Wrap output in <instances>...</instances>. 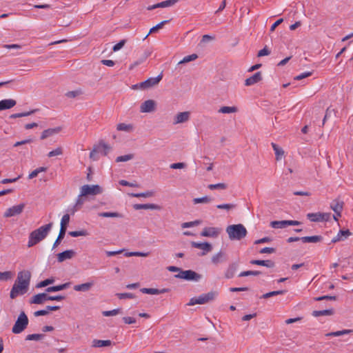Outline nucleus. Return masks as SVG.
I'll use <instances>...</instances> for the list:
<instances>
[{
  "mask_svg": "<svg viewBox=\"0 0 353 353\" xmlns=\"http://www.w3.org/2000/svg\"><path fill=\"white\" fill-rule=\"evenodd\" d=\"M30 279L31 272L29 270L18 272L17 278L11 289L10 297L14 299L19 295L26 294L29 288Z\"/></svg>",
  "mask_w": 353,
  "mask_h": 353,
  "instance_id": "1",
  "label": "nucleus"
},
{
  "mask_svg": "<svg viewBox=\"0 0 353 353\" xmlns=\"http://www.w3.org/2000/svg\"><path fill=\"white\" fill-rule=\"evenodd\" d=\"M52 223H49L30 232L28 242V247L31 248L43 241L48 236L52 229Z\"/></svg>",
  "mask_w": 353,
  "mask_h": 353,
  "instance_id": "2",
  "label": "nucleus"
},
{
  "mask_svg": "<svg viewBox=\"0 0 353 353\" xmlns=\"http://www.w3.org/2000/svg\"><path fill=\"white\" fill-rule=\"evenodd\" d=\"M226 232L231 241H240L248 234L246 228L241 223L228 225L226 228Z\"/></svg>",
  "mask_w": 353,
  "mask_h": 353,
  "instance_id": "3",
  "label": "nucleus"
},
{
  "mask_svg": "<svg viewBox=\"0 0 353 353\" xmlns=\"http://www.w3.org/2000/svg\"><path fill=\"white\" fill-rule=\"evenodd\" d=\"M28 319L27 315L24 312H21L14 325H13L12 328V332L14 334H19L22 332L28 326Z\"/></svg>",
  "mask_w": 353,
  "mask_h": 353,
  "instance_id": "4",
  "label": "nucleus"
},
{
  "mask_svg": "<svg viewBox=\"0 0 353 353\" xmlns=\"http://www.w3.org/2000/svg\"><path fill=\"white\" fill-rule=\"evenodd\" d=\"M217 296L216 292H210L206 294H203L200 295L199 297H194L190 300L188 303V305H194L196 304H205L209 303L211 301H213L215 297Z\"/></svg>",
  "mask_w": 353,
  "mask_h": 353,
  "instance_id": "5",
  "label": "nucleus"
},
{
  "mask_svg": "<svg viewBox=\"0 0 353 353\" xmlns=\"http://www.w3.org/2000/svg\"><path fill=\"white\" fill-rule=\"evenodd\" d=\"M70 222V215L68 214H65L62 216L61 221V228L60 231L58 235V237L55 240L52 248H55L57 247L61 240L64 238L66 230H67V225Z\"/></svg>",
  "mask_w": 353,
  "mask_h": 353,
  "instance_id": "6",
  "label": "nucleus"
},
{
  "mask_svg": "<svg viewBox=\"0 0 353 353\" xmlns=\"http://www.w3.org/2000/svg\"><path fill=\"white\" fill-rule=\"evenodd\" d=\"M81 196L97 195L102 192V188L99 185H84L81 188Z\"/></svg>",
  "mask_w": 353,
  "mask_h": 353,
  "instance_id": "7",
  "label": "nucleus"
},
{
  "mask_svg": "<svg viewBox=\"0 0 353 353\" xmlns=\"http://www.w3.org/2000/svg\"><path fill=\"white\" fill-rule=\"evenodd\" d=\"M162 74H159L156 77H151L147 80L140 83L139 84L135 85L134 87L139 88L143 90L149 89L159 84L160 81L162 79Z\"/></svg>",
  "mask_w": 353,
  "mask_h": 353,
  "instance_id": "8",
  "label": "nucleus"
},
{
  "mask_svg": "<svg viewBox=\"0 0 353 353\" xmlns=\"http://www.w3.org/2000/svg\"><path fill=\"white\" fill-rule=\"evenodd\" d=\"M175 277L187 281H197L201 279V275L192 270H181L180 273L175 275Z\"/></svg>",
  "mask_w": 353,
  "mask_h": 353,
  "instance_id": "9",
  "label": "nucleus"
},
{
  "mask_svg": "<svg viewBox=\"0 0 353 353\" xmlns=\"http://www.w3.org/2000/svg\"><path fill=\"white\" fill-rule=\"evenodd\" d=\"M190 112L189 111H185V112H181L177 113L174 117H173V124L177 125L180 123H184L188 122L190 119Z\"/></svg>",
  "mask_w": 353,
  "mask_h": 353,
  "instance_id": "10",
  "label": "nucleus"
},
{
  "mask_svg": "<svg viewBox=\"0 0 353 353\" xmlns=\"http://www.w3.org/2000/svg\"><path fill=\"white\" fill-rule=\"evenodd\" d=\"M25 208L24 203H21L19 205H14L11 208H9L6 210L4 213V217L8 218L11 216H14L16 215L20 214Z\"/></svg>",
  "mask_w": 353,
  "mask_h": 353,
  "instance_id": "11",
  "label": "nucleus"
},
{
  "mask_svg": "<svg viewBox=\"0 0 353 353\" xmlns=\"http://www.w3.org/2000/svg\"><path fill=\"white\" fill-rule=\"evenodd\" d=\"M221 232V229L216 227H206L204 228L201 233L202 236L205 237H217Z\"/></svg>",
  "mask_w": 353,
  "mask_h": 353,
  "instance_id": "12",
  "label": "nucleus"
},
{
  "mask_svg": "<svg viewBox=\"0 0 353 353\" xmlns=\"http://www.w3.org/2000/svg\"><path fill=\"white\" fill-rule=\"evenodd\" d=\"M157 103L154 100L145 101L140 106V112L143 113L152 112L156 110Z\"/></svg>",
  "mask_w": 353,
  "mask_h": 353,
  "instance_id": "13",
  "label": "nucleus"
},
{
  "mask_svg": "<svg viewBox=\"0 0 353 353\" xmlns=\"http://www.w3.org/2000/svg\"><path fill=\"white\" fill-rule=\"evenodd\" d=\"M191 245L193 248H199L202 250L203 252L202 255L206 254L208 252H210L212 250V246L210 243L208 242L205 243H197V242H192Z\"/></svg>",
  "mask_w": 353,
  "mask_h": 353,
  "instance_id": "14",
  "label": "nucleus"
},
{
  "mask_svg": "<svg viewBox=\"0 0 353 353\" xmlns=\"http://www.w3.org/2000/svg\"><path fill=\"white\" fill-rule=\"evenodd\" d=\"M76 254L73 250H68L57 254V261L59 263L63 262L67 259H71Z\"/></svg>",
  "mask_w": 353,
  "mask_h": 353,
  "instance_id": "15",
  "label": "nucleus"
},
{
  "mask_svg": "<svg viewBox=\"0 0 353 353\" xmlns=\"http://www.w3.org/2000/svg\"><path fill=\"white\" fill-rule=\"evenodd\" d=\"M151 54L152 51L150 50H145L143 52V53L141 55V57L130 66V69L132 70L134 67L143 63L148 59V57H149L151 55Z\"/></svg>",
  "mask_w": 353,
  "mask_h": 353,
  "instance_id": "16",
  "label": "nucleus"
},
{
  "mask_svg": "<svg viewBox=\"0 0 353 353\" xmlns=\"http://www.w3.org/2000/svg\"><path fill=\"white\" fill-rule=\"evenodd\" d=\"M16 104L17 101L14 99H3L0 101V111L11 109Z\"/></svg>",
  "mask_w": 353,
  "mask_h": 353,
  "instance_id": "17",
  "label": "nucleus"
},
{
  "mask_svg": "<svg viewBox=\"0 0 353 353\" xmlns=\"http://www.w3.org/2000/svg\"><path fill=\"white\" fill-rule=\"evenodd\" d=\"M262 80V74L261 72H257L252 77L248 78L245 81L246 86L252 85Z\"/></svg>",
  "mask_w": 353,
  "mask_h": 353,
  "instance_id": "18",
  "label": "nucleus"
},
{
  "mask_svg": "<svg viewBox=\"0 0 353 353\" xmlns=\"http://www.w3.org/2000/svg\"><path fill=\"white\" fill-rule=\"evenodd\" d=\"M48 294L39 293L33 296L30 301L31 304H43L46 301H48Z\"/></svg>",
  "mask_w": 353,
  "mask_h": 353,
  "instance_id": "19",
  "label": "nucleus"
},
{
  "mask_svg": "<svg viewBox=\"0 0 353 353\" xmlns=\"http://www.w3.org/2000/svg\"><path fill=\"white\" fill-rule=\"evenodd\" d=\"M343 202L341 201L338 199L333 201V202L330 204L331 209L337 214L338 216H341V211L343 210Z\"/></svg>",
  "mask_w": 353,
  "mask_h": 353,
  "instance_id": "20",
  "label": "nucleus"
},
{
  "mask_svg": "<svg viewBox=\"0 0 353 353\" xmlns=\"http://www.w3.org/2000/svg\"><path fill=\"white\" fill-rule=\"evenodd\" d=\"M61 127H57L54 128H49V129L45 130L44 131H43V132L41 134V139L43 140V139H47L49 137H51V136H53L54 134H58L59 132H61Z\"/></svg>",
  "mask_w": 353,
  "mask_h": 353,
  "instance_id": "21",
  "label": "nucleus"
},
{
  "mask_svg": "<svg viewBox=\"0 0 353 353\" xmlns=\"http://www.w3.org/2000/svg\"><path fill=\"white\" fill-rule=\"evenodd\" d=\"M133 208L135 210H161V207L159 205L153 203L134 204Z\"/></svg>",
  "mask_w": 353,
  "mask_h": 353,
  "instance_id": "22",
  "label": "nucleus"
},
{
  "mask_svg": "<svg viewBox=\"0 0 353 353\" xmlns=\"http://www.w3.org/2000/svg\"><path fill=\"white\" fill-rule=\"evenodd\" d=\"M350 234H351V232H350L349 230H341L339 232V233L337 234V235L332 239V243H335L340 241H343V240L347 239Z\"/></svg>",
  "mask_w": 353,
  "mask_h": 353,
  "instance_id": "23",
  "label": "nucleus"
},
{
  "mask_svg": "<svg viewBox=\"0 0 353 353\" xmlns=\"http://www.w3.org/2000/svg\"><path fill=\"white\" fill-rule=\"evenodd\" d=\"M168 289L163 288L161 290L156 289V288H143L140 290L142 293L148 294H163L168 292Z\"/></svg>",
  "mask_w": 353,
  "mask_h": 353,
  "instance_id": "24",
  "label": "nucleus"
},
{
  "mask_svg": "<svg viewBox=\"0 0 353 353\" xmlns=\"http://www.w3.org/2000/svg\"><path fill=\"white\" fill-rule=\"evenodd\" d=\"M102 147L108 149V147L106 145V143H105L103 141H100L99 145L94 146L93 150L91 151L90 154V158L93 160H97V159L95 157V154L97 153L101 152Z\"/></svg>",
  "mask_w": 353,
  "mask_h": 353,
  "instance_id": "25",
  "label": "nucleus"
},
{
  "mask_svg": "<svg viewBox=\"0 0 353 353\" xmlns=\"http://www.w3.org/2000/svg\"><path fill=\"white\" fill-rule=\"evenodd\" d=\"M226 260V255L222 251L219 252L217 254L213 255L212 257V262L215 265L225 261Z\"/></svg>",
  "mask_w": 353,
  "mask_h": 353,
  "instance_id": "26",
  "label": "nucleus"
},
{
  "mask_svg": "<svg viewBox=\"0 0 353 353\" xmlns=\"http://www.w3.org/2000/svg\"><path fill=\"white\" fill-rule=\"evenodd\" d=\"M112 345L110 340L94 339L92 342V346L94 347H109Z\"/></svg>",
  "mask_w": 353,
  "mask_h": 353,
  "instance_id": "27",
  "label": "nucleus"
},
{
  "mask_svg": "<svg viewBox=\"0 0 353 353\" xmlns=\"http://www.w3.org/2000/svg\"><path fill=\"white\" fill-rule=\"evenodd\" d=\"M250 263L253 265H263L267 268H274L275 265L274 262L271 260H252Z\"/></svg>",
  "mask_w": 353,
  "mask_h": 353,
  "instance_id": "28",
  "label": "nucleus"
},
{
  "mask_svg": "<svg viewBox=\"0 0 353 353\" xmlns=\"http://www.w3.org/2000/svg\"><path fill=\"white\" fill-rule=\"evenodd\" d=\"M323 237L319 235L301 237V241L303 243H318L321 241Z\"/></svg>",
  "mask_w": 353,
  "mask_h": 353,
  "instance_id": "29",
  "label": "nucleus"
},
{
  "mask_svg": "<svg viewBox=\"0 0 353 353\" xmlns=\"http://www.w3.org/2000/svg\"><path fill=\"white\" fill-rule=\"evenodd\" d=\"M70 285V283H65L61 285L48 287L46 291L47 292H58L61 290H63L65 289H67Z\"/></svg>",
  "mask_w": 353,
  "mask_h": 353,
  "instance_id": "30",
  "label": "nucleus"
},
{
  "mask_svg": "<svg viewBox=\"0 0 353 353\" xmlns=\"http://www.w3.org/2000/svg\"><path fill=\"white\" fill-rule=\"evenodd\" d=\"M238 265L236 263H232L228 266V268L227 269L225 276L227 279H231L234 276L235 272L237 269Z\"/></svg>",
  "mask_w": 353,
  "mask_h": 353,
  "instance_id": "31",
  "label": "nucleus"
},
{
  "mask_svg": "<svg viewBox=\"0 0 353 353\" xmlns=\"http://www.w3.org/2000/svg\"><path fill=\"white\" fill-rule=\"evenodd\" d=\"M272 146L276 155V160H281L284 155V150L274 143H272Z\"/></svg>",
  "mask_w": 353,
  "mask_h": 353,
  "instance_id": "32",
  "label": "nucleus"
},
{
  "mask_svg": "<svg viewBox=\"0 0 353 353\" xmlns=\"http://www.w3.org/2000/svg\"><path fill=\"white\" fill-rule=\"evenodd\" d=\"M92 285L93 283L88 282L83 284L74 285V290L78 292H86L88 291L92 288Z\"/></svg>",
  "mask_w": 353,
  "mask_h": 353,
  "instance_id": "33",
  "label": "nucleus"
},
{
  "mask_svg": "<svg viewBox=\"0 0 353 353\" xmlns=\"http://www.w3.org/2000/svg\"><path fill=\"white\" fill-rule=\"evenodd\" d=\"M270 225L273 228H285L288 226V220L273 221Z\"/></svg>",
  "mask_w": 353,
  "mask_h": 353,
  "instance_id": "34",
  "label": "nucleus"
},
{
  "mask_svg": "<svg viewBox=\"0 0 353 353\" xmlns=\"http://www.w3.org/2000/svg\"><path fill=\"white\" fill-rule=\"evenodd\" d=\"M334 314L333 309L323 310H315L313 311L312 315L315 317L321 316H331Z\"/></svg>",
  "mask_w": 353,
  "mask_h": 353,
  "instance_id": "35",
  "label": "nucleus"
},
{
  "mask_svg": "<svg viewBox=\"0 0 353 353\" xmlns=\"http://www.w3.org/2000/svg\"><path fill=\"white\" fill-rule=\"evenodd\" d=\"M117 130L119 131H124V132H130L133 131L134 126L132 124H126L124 123H121L117 125Z\"/></svg>",
  "mask_w": 353,
  "mask_h": 353,
  "instance_id": "36",
  "label": "nucleus"
},
{
  "mask_svg": "<svg viewBox=\"0 0 353 353\" xmlns=\"http://www.w3.org/2000/svg\"><path fill=\"white\" fill-rule=\"evenodd\" d=\"M350 333H353V330H343L327 333L325 336H340Z\"/></svg>",
  "mask_w": 353,
  "mask_h": 353,
  "instance_id": "37",
  "label": "nucleus"
},
{
  "mask_svg": "<svg viewBox=\"0 0 353 353\" xmlns=\"http://www.w3.org/2000/svg\"><path fill=\"white\" fill-rule=\"evenodd\" d=\"M98 215L101 217L105 218H121L122 215L118 212H99Z\"/></svg>",
  "mask_w": 353,
  "mask_h": 353,
  "instance_id": "38",
  "label": "nucleus"
},
{
  "mask_svg": "<svg viewBox=\"0 0 353 353\" xmlns=\"http://www.w3.org/2000/svg\"><path fill=\"white\" fill-rule=\"evenodd\" d=\"M238 111V109L235 106H223L219 110V113L222 114H230V113H235Z\"/></svg>",
  "mask_w": 353,
  "mask_h": 353,
  "instance_id": "39",
  "label": "nucleus"
},
{
  "mask_svg": "<svg viewBox=\"0 0 353 353\" xmlns=\"http://www.w3.org/2000/svg\"><path fill=\"white\" fill-rule=\"evenodd\" d=\"M14 274L11 271L0 272V281H7L13 278Z\"/></svg>",
  "mask_w": 353,
  "mask_h": 353,
  "instance_id": "40",
  "label": "nucleus"
},
{
  "mask_svg": "<svg viewBox=\"0 0 353 353\" xmlns=\"http://www.w3.org/2000/svg\"><path fill=\"white\" fill-rule=\"evenodd\" d=\"M307 218L309 220H310L311 221H314V222L322 221L321 216V212H318V213H308L307 214Z\"/></svg>",
  "mask_w": 353,
  "mask_h": 353,
  "instance_id": "41",
  "label": "nucleus"
},
{
  "mask_svg": "<svg viewBox=\"0 0 353 353\" xmlns=\"http://www.w3.org/2000/svg\"><path fill=\"white\" fill-rule=\"evenodd\" d=\"M168 22V21H167V20L163 21L161 23H158L157 26L152 27L150 30L148 34L145 37L144 39H146L150 34L154 33V32L158 31L159 30H160L161 28H162L163 26H164V24L167 23Z\"/></svg>",
  "mask_w": 353,
  "mask_h": 353,
  "instance_id": "42",
  "label": "nucleus"
},
{
  "mask_svg": "<svg viewBox=\"0 0 353 353\" xmlns=\"http://www.w3.org/2000/svg\"><path fill=\"white\" fill-rule=\"evenodd\" d=\"M284 293H285V290L272 291L263 294L261 299H268L274 296L283 294Z\"/></svg>",
  "mask_w": 353,
  "mask_h": 353,
  "instance_id": "43",
  "label": "nucleus"
},
{
  "mask_svg": "<svg viewBox=\"0 0 353 353\" xmlns=\"http://www.w3.org/2000/svg\"><path fill=\"white\" fill-rule=\"evenodd\" d=\"M212 201V199L210 197L205 196H203L201 198H194L192 201H193L194 204H198V203H210Z\"/></svg>",
  "mask_w": 353,
  "mask_h": 353,
  "instance_id": "44",
  "label": "nucleus"
},
{
  "mask_svg": "<svg viewBox=\"0 0 353 353\" xmlns=\"http://www.w3.org/2000/svg\"><path fill=\"white\" fill-rule=\"evenodd\" d=\"M45 336L42 334H32L26 336V340L27 341H39L43 339Z\"/></svg>",
  "mask_w": 353,
  "mask_h": 353,
  "instance_id": "45",
  "label": "nucleus"
},
{
  "mask_svg": "<svg viewBox=\"0 0 353 353\" xmlns=\"http://www.w3.org/2000/svg\"><path fill=\"white\" fill-rule=\"evenodd\" d=\"M46 170H47V168H46V167H39V168H37L36 170H33L31 173H30V174L28 176V179H32L37 176V175L40 172H45V171H46Z\"/></svg>",
  "mask_w": 353,
  "mask_h": 353,
  "instance_id": "46",
  "label": "nucleus"
},
{
  "mask_svg": "<svg viewBox=\"0 0 353 353\" xmlns=\"http://www.w3.org/2000/svg\"><path fill=\"white\" fill-rule=\"evenodd\" d=\"M198 57L197 54H192L190 55L185 57L181 61L179 62L178 64H184L187 63L190 61H194Z\"/></svg>",
  "mask_w": 353,
  "mask_h": 353,
  "instance_id": "47",
  "label": "nucleus"
},
{
  "mask_svg": "<svg viewBox=\"0 0 353 353\" xmlns=\"http://www.w3.org/2000/svg\"><path fill=\"white\" fill-rule=\"evenodd\" d=\"M208 188L211 190L216 189L225 190L228 188V186L224 183H219L216 184H210L208 185Z\"/></svg>",
  "mask_w": 353,
  "mask_h": 353,
  "instance_id": "48",
  "label": "nucleus"
},
{
  "mask_svg": "<svg viewBox=\"0 0 353 353\" xmlns=\"http://www.w3.org/2000/svg\"><path fill=\"white\" fill-rule=\"evenodd\" d=\"M218 209L225 210L227 211H230L236 208V205L233 203H225V204H219L216 205Z\"/></svg>",
  "mask_w": 353,
  "mask_h": 353,
  "instance_id": "49",
  "label": "nucleus"
},
{
  "mask_svg": "<svg viewBox=\"0 0 353 353\" xmlns=\"http://www.w3.org/2000/svg\"><path fill=\"white\" fill-rule=\"evenodd\" d=\"M134 158V154H129L117 157L116 162H125L132 160Z\"/></svg>",
  "mask_w": 353,
  "mask_h": 353,
  "instance_id": "50",
  "label": "nucleus"
},
{
  "mask_svg": "<svg viewBox=\"0 0 353 353\" xmlns=\"http://www.w3.org/2000/svg\"><path fill=\"white\" fill-rule=\"evenodd\" d=\"M83 196H81V194L78 196L75 205L74 207V209L72 212H74L75 211L79 210L81 208V206L83 205V204L84 203Z\"/></svg>",
  "mask_w": 353,
  "mask_h": 353,
  "instance_id": "51",
  "label": "nucleus"
},
{
  "mask_svg": "<svg viewBox=\"0 0 353 353\" xmlns=\"http://www.w3.org/2000/svg\"><path fill=\"white\" fill-rule=\"evenodd\" d=\"M121 309L117 308V309H114L112 310L103 311L102 312V314L104 316H116V315H117V314L121 313Z\"/></svg>",
  "mask_w": 353,
  "mask_h": 353,
  "instance_id": "52",
  "label": "nucleus"
},
{
  "mask_svg": "<svg viewBox=\"0 0 353 353\" xmlns=\"http://www.w3.org/2000/svg\"><path fill=\"white\" fill-rule=\"evenodd\" d=\"M260 274H261V272H259V271L248 270V271H244V272H241L239 274V276L243 277V276H257V275H259Z\"/></svg>",
  "mask_w": 353,
  "mask_h": 353,
  "instance_id": "53",
  "label": "nucleus"
},
{
  "mask_svg": "<svg viewBox=\"0 0 353 353\" xmlns=\"http://www.w3.org/2000/svg\"><path fill=\"white\" fill-rule=\"evenodd\" d=\"M54 281V280L53 279H46V280L42 281L40 283H39L36 287L37 288H43V287L48 286L50 284L53 283Z\"/></svg>",
  "mask_w": 353,
  "mask_h": 353,
  "instance_id": "54",
  "label": "nucleus"
},
{
  "mask_svg": "<svg viewBox=\"0 0 353 353\" xmlns=\"http://www.w3.org/2000/svg\"><path fill=\"white\" fill-rule=\"evenodd\" d=\"M62 154H63V150L61 147H59V148H56L55 150L50 151L48 154V157H55V156L61 155Z\"/></svg>",
  "mask_w": 353,
  "mask_h": 353,
  "instance_id": "55",
  "label": "nucleus"
},
{
  "mask_svg": "<svg viewBox=\"0 0 353 353\" xmlns=\"http://www.w3.org/2000/svg\"><path fill=\"white\" fill-rule=\"evenodd\" d=\"M69 234L72 237H77L81 236H86L88 232L86 230L72 231L69 232Z\"/></svg>",
  "mask_w": 353,
  "mask_h": 353,
  "instance_id": "56",
  "label": "nucleus"
},
{
  "mask_svg": "<svg viewBox=\"0 0 353 353\" xmlns=\"http://www.w3.org/2000/svg\"><path fill=\"white\" fill-rule=\"evenodd\" d=\"M148 253L140 252H126L125 256H147Z\"/></svg>",
  "mask_w": 353,
  "mask_h": 353,
  "instance_id": "57",
  "label": "nucleus"
},
{
  "mask_svg": "<svg viewBox=\"0 0 353 353\" xmlns=\"http://www.w3.org/2000/svg\"><path fill=\"white\" fill-rule=\"evenodd\" d=\"M117 296L119 299H134L135 298V296L132 293H117Z\"/></svg>",
  "mask_w": 353,
  "mask_h": 353,
  "instance_id": "58",
  "label": "nucleus"
},
{
  "mask_svg": "<svg viewBox=\"0 0 353 353\" xmlns=\"http://www.w3.org/2000/svg\"><path fill=\"white\" fill-rule=\"evenodd\" d=\"M200 223V221H194L190 222H185L182 223L181 227L183 228H191L194 226H196Z\"/></svg>",
  "mask_w": 353,
  "mask_h": 353,
  "instance_id": "59",
  "label": "nucleus"
},
{
  "mask_svg": "<svg viewBox=\"0 0 353 353\" xmlns=\"http://www.w3.org/2000/svg\"><path fill=\"white\" fill-rule=\"evenodd\" d=\"M314 300L316 301H320L323 300H330V301H336V296H323L314 298Z\"/></svg>",
  "mask_w": 353,
  "mask_h": 353,
  "instance_id": "60",
  "label": "nucleus"
},
{
  "mask_svg": "<svg viewBox=\"0 0 353 353\" xmlns=\"http://www.w3.org/2000/svg\"><path fill=\"white\" fill-rule=\"evenodd\" d=\"M126 41L125 39L121 40L118 43L114 45L112 48L114 52H117L121 50L125 44Z\"/></svg>",
  "mask_w": 353,
  "mask_h": 353,
  "instance_id": "61",
  "label": "nucleus"
},
{
  "mask_svg": "<svg viewBox=\"0 0 353 353\" xmlns=\"http://www.w3.org/2000/svg\"><path fill=\"white\" fill-rule=\"evenodd\" d=\"M153 195L152 192L148 191L143 193L132 194V196L134 197H150Z\"/></svg>",
  "mask_w": 353,
  "mask_h": 353,
  "instance_id": "62",
  "label": "nucleus"
},
{
  "mask_svg": "<svg viewBox=\"0 0 353 353\" xmlns=\"http://www.w3.org/2000/svg\"><path fill=\"white\" fill-rule=\"evenodd\" d=\"M185 167L186 164L185 163H174L170 165L172 169H183Z\"/></svg>",
  "mask_w": 353,
  "mask_h": 353,
  "instance_id": "63",
  "label": "nucleus"
},
{
  "mask_svg": "<svg viewBox=\"0 0 353 353\" xmlns=\"http://www.w3.org/2000/svg\"><path fill=\"white\" fill-rule=\"evenodd\" d=\"M276 252V249L274 248H262L259 252L261 254H272Z\"/></svg>",
  "mask_w": 353,
  "mask_h": 353,
  "instance_id": "64",
  "label": "nucleus"
}]
</instances>
